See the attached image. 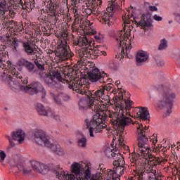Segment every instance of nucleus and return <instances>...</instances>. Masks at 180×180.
I'll use <instances>...</instances> for the list:
<instances>
[{
	"label": "nucleus",
	"mask_w": 180,
	"mask_h": 180,
	"mask_svg": "<svg viewBox=\"0 0 180 180\" xmlns=\"http://www.w3.org/2000/svg\"><path fill=\"white\" fill-rule=\"evenodd\" d=\"M157 89L160 92L157 103L158 108L162 110H165L166 116H169L172 113V106H174V101L176 98V94L169 86L164 84L157 86Z\"/></svg>",
	"instance_id": "obj_1"
},
{
	"label": "nucleus",
	"mask_w": 180,
	"mask_h": 180,
	"mask_svg": "<svg viewBox=\"0 0 180 180\" xmlns=\"http://www.w3.org/2000/svg\"><path fill=\"white\" fill-rule=\"evenodd\" d=\"M108 119V114L103 111H100L94 115L91 120L86 118L84 121V127L89 129L90 137H96V134L102 133L103 129H106L108 125L105 124V122Z\"/></svg>",
	"instance_id": "obj_2"
},
{
	"label": "nucleus",
	"mask_w": 180,
	"mask_h": 180,
	"mask_svg": "<svg viewBox=\"0 0 180 180\" xmlns=\"http://www.w3.org/2000/svg\"><path fill=\"white\" fill-rule=\"evenodd\" d=\"M32 137L37 144H39V146L44 145L45 147L51 148L53 153L57 155H64V150L61 148V146L59 144L51 143L44 131L39 129H34L32 130Z\"/></svg>",
	"instance_id": "obj_3"
},
{
	"label": "nucleus",
	"mask_w": 180,
	"mask_h": 180,
	"mask_svg": "<svg viewBox=\"0 0 180 180\" xmlns=\"http://www.w3.org/2000/svg\"><path fill=\"white\" fill-rule=\"evenodd\" d=\"M8 74L10 75H8ZM2 81L6 82L12 88H19L22 91V86H27V78L23 77L19 72H16L15 68H13L11 72H8V70H4L2 76Z\"/></svg>",
	"instance_id": "obj_4"
},
{
	"label": "nucleus",
	"mask_w": 180,
	"mask_h": 180,
	"mask_svg": "<svg viewBox=\"0 0 180 180\" xmlns=\"http://www.w3.org/2000/svg\"><path fill=\"white\" fill-rule=\"evenodd\" d=\"M138 146L135 148L134 160H137L141 155L142 157H147L146 158L151 159L153 155L150 153V146H148V138L143 134V131L139 137L137 138Z\"/></svg>",
	"instance_id": "obj_5"
},
{
	"label": "nucleus",
	"mask_w": 180,
	"mask_h": 180,
	"mask_svg": "<svg viewBox=\"0 0 180 180\" xmlns=\"http://www.w3.org/2000/svg\"><path fill=\"white\" fill-rule=\"evenodd\" d=\"M109 117L111 119L110 120L113 126H116L119 131H120V136L123 134L124 127H126V126H129V124L133 122L131 118L124 115V113H123V110H122L121 113L119 112L109 113Z\"/></svg>",
	"instance_id": "obj_6"
},
{
	"label": "nucleus",
	"mask_w": 180,
	"mask_h": 180,
	"mask_svg": "<svg viewBox=\"0 0 180 180\" xmlns=\"http://www.w3.org/2000/svg\"><path fill=\"white\" fill-rule=\"evenodd\" d=\"M70 168L72 174L77 176L75 180H88L91 178V170L87 169L84 172V166L78 162H74Z\"/></svg>",
	"instance_id": "obj_7"
},
{
	"label": "nucleus",
	"mask_w": 180,
	"mask_h": 180,
	"mask_svg": "<svg viewBox=\"0 0 180 180\" xmlns=\"http://www.w3.org/2000/svg\"><path fill=\"white\" fill-rule=\"evenodd\" d=\"M40 78L49 85V86H54L57 84V81L61 82L63 81V77L58 70H53L51 74H47L44 72H39V74Z\"/></svg>",
	"instance_id": "obj_8"
},
{
	"label": "nucleus",
	"mask_w": 180,
	"mask_h": 180,
	"mask_svg": "<svg viewBox=\"0 0 180 180\" xmlns=\"http://www.w3.org/2000/svg\"><path fill=\"white\" fill-rule=\"evenodd\" d=\"M133 29V26L129 27V29H128L126 32V33L124 34V36H122L123 34V31L120 30L119 38H117L116 40H120V47H122L123 44L124 46L122 47V53L124 54V47L126 51L131 49V39H129V37L131 35V29ZM123 41V43H122Z\"/></svg>",
	"instance_id": "obj_9"
},
{
	"label": "nucleus",
	"mask_w": 180,
	"mask_h": 180,
	"mask_svg": "<svg viewBox=\"0 0 180 180\" xmlns=\"http://www.w3.org/2000/svg\"><path fill=\"white\" fill-rule=\"evenodd\" d=\"M113 101L115 102V103H117L118 105V108L120 106V109L122 110H123V108H124V106L123 105V103H124L125 104V113L126 115H129L130 116V113L129 112V110H130V109H131V105H133V101H130V100H124L123 101V93H119V96H115L113 97Z\"/></svg>",
	"instance_id": "obj_10"
},
{
	"label": "nucleus",
	"mask_w": 180,
	"mask_h": 180,
	"mask_svg": "<svg viewBox=\"0 0 180 180\" xmlns=\"http://www.w3.org/2000/svg\"><path fill=\"white\" fill-rule=\"evenodd\" d=\"M51 171H53V174L56 175V178L59 180H75V175L65 174V172L63 170V168L60 167V165L53 166Z\"/></svg>",
	"instance_id": "obj_11"
},
{
	"label": "nucleus",
	"mask_w": 180,
	"mask_h": 180,
	"mask_svg": "<svg viewBox=\"0 0 180 180\" xmlns=\"http://www.w3.org/2000/svg\"><path fill=\"white\" fill-rule=\"evenodd\" d=\"M85 79H89L91 82H105L103 75L101 73L98 68H94L87 72L84 77Z\"/></svg>",
	"instance_id": "obj_12"
},
{
	"label": "nucleus",
	"mask_w": 180,
	"mask_h": 180,
	"mask_svg": "<svg viewBox=\"0 0 180 180\" xmlns=\"http://www.w3.org/2000/svg\"><path fill=\"white\" fill-rule=\"evenodd\" d=\"M42 88L43 85L41 84L40 82H33L27 86H22L21 91L26 92V94H29V95H36V94L40 92Z\"/></svg>",
	"instance_id": "obj_13"
},
{
	"label": "nucleus",
	"mask_w": 180,
	"mask_h": 180,
	"mask_svg": "<svg viewBox=\"0 0 180 180\" xmlns=\"http://www.w3.org/2000/svg\"><path fill=\"white\" fill-rule=\"evenodd\" d=\"M31 167L34 172L42 174V175H46L50 171V167L47 165L36 160L31 161Z\"/></svg>",
	"instance_id": "obj_14"
},
{
	"label": "nucleus",
	"mask_w": 180,
	"mask_h": 180,
	"mask_svg": "<svg viewBox=\"0 0 180 180\" xmlns=\"http://www.w3.org/2000/svg\"><path fill=\"white\" fill-rule=\"evenodd\" d=\"M56 56L59 57L62 61H65V60H68V58L72 57V53L67 50V46H60L56 51Z\"/></svg>",
	"instance_id": "obj_15"
},
{
	"label": "nucleus",
	"mask_w": 180,
	"mask_h": 180,
	"mask_svg": "<svg viewBox=\"0 0 180 180\" xmlns=\"http://www.w3.org/2000/svg\"><path fill=\"white\" fill-rule=\"evenodd\" d=\"M132 22H134L136 26H141L142 29H146V27H153V20H151V16L147 15L146 20V14H143L141 16V20L137 22L136 19L131 20Z\"/></svg>",
	"instance_id": "obj_16"
},
{
	"label": "nucleus",
	"mask_w": 180,
	"mask_h": 180,
	"mask_svg": "<svg viewBox=\"0 0 180 180\" xmlns=\"http://www.w3.org/2000/svg\"><path fill=\"white\" fill-rule=\"evenodd\" d=\"M19 63L20 65L25 67V68L30 74H36V72H37V69L36 68L34 63H33L32 62L29 61L25 58H21L20 59Z\"/></svg>",
	"instance_id": "obj_17"
},
{
	"label": "nucleus",
	"mask_w": 180,
	"mask_h": 180,
	"mask_svg": "<svg viewBox=\"0 0 180 180\" xmlns=\"http://www.w3.org/2000/svg\"><path fill=\"white\" fill-rule=\"evenodd\" d=\"M23 51L27 56H33V54H39V51L34 46L32 41H27L22 44Z\"/></svg>",
	"instance_id": "obj_18"
},
{
	"label": "nucleus",
	"mask_w": 180,
	"mask_h": 180,
	"mask_svg": "<svg viewBox=\"0 0 180 180\" xmlns=\"http://www.w3.org/2000/svg\"><path fill=\"white\" fill-rule=\"evenodd\" d=\"M7 12H9V6L6 4V1L2 0L0 2V20L5 23L8 20V14Z\"/></svg>",
	"instance_id": "obj_19"
},
{
	"label": "nucleus",
	"mask_w": 180,
	"mask_h": 180,
	"mask_svg": "<svg viewBox=\"0 0 180 180\" xmlns=\"http://www.w3.org/2000/svg\"><path fill=\"white\" fill-rule=\"evenodd\" d=\"M137 115L141 122H146V120L150 122V112L147 110V108L139 107Z\"/></svg>",
	"instance_id": "obj_20"
},
{
	"label": "nucleus",
	"mask_w": 180,
	"mask_h": 180,
	"mask_svg": "<svg viewBox=\"0 0 180 180\" xmlns=\"http://www.w3.org/2000/svg\"><path fill=\"white\" fill-rule=\"evenodd\" d=\"M11 137L15 141H18L20 144H23L25 137V132L20 129L13 131Z\"/></svg>",
	"instance_id": "obj_21"
},
{
	"label": "nucleus",
	"mask_w": 180,
	"mask_h": 180,
	"mask_svg": "<svg viewBox=\"0 0 180 180\" xmlns=\"http://www.w3.org/2000/svg\"><path fill=\"white\" fill-rule=\"evenodd\" d=\"M136 65H143V63H146L148 60V53L146 51H140L136 54Z\"/></svg>",
	"instance_id": "obj_22"
},
{
	"label": "nucleus",
	"mask_w": 180,
	"mask_h": 180,
	"mask_svg": "<svg viewBox=\"0 0 180 180\" xmlns=\"http://www.w3.org/2000/svg\"><path fill=\"white\" fill-rule=\"evenodd\" d=\"M15 165L18 169L22 172L24 175H30V174L32 172V168H30L29 166L23 165L22 162H19V160L15 162Z\"/></svg>",
	"instance_id": "obj_23"
},
{
	"label": "nucleus",
	"mask_w": 180,
	"mask_h": 180,
	"mask_svg": "<svg viewBox=\"0 0 180 180\" xmlns=\"http://www.w3.org/2000/svg\"><path fill=\"white\" fill-rule=\"evenodd\" d=\"M93 53L94 50L89 45L81 49L79 52V56L82 58L85 57L86 58H91V57H92Z\"/></svg>",
	"instance_id": "obj_24"
},
{
	"label": "nucleus",
	"mask_w": 180,
	"mask_h": 180,
	"mask_svg": "<svg viewBox=\"0 0 180 180\" xmlns=\"http://www.w3.org/2000/svg\"><path fill=\"white\" fill-rule=\"evenodd\" d=\"M36 109L41 116H49L51 112V109L44 108L41 103H37Z\"/></svg>",
	"instance_id": "obj_25"
},
{
	"label": "nucleus",
	"mask_w": 180,
	"mask_h": 180,
	"mask_svg": "<svg viewBox=\"0 0 180 180\" xmlns=\"http://www.w3.org/2000/svg\"><path fill=\"white\" fill-rule=\"evenodd\" d=\"M105 154L108 158H113L116 160V157H122V154L119 153V150L115 149H110V148H107L105 150Z\"/></svg>",
	"instance_id": "obj_26"
},
{
	"label": "nucleus",
	"mask_w": 180,
	"mask_h": 180,
	"mask_svg": "<svg viewBox=\"0 0 180 180\" xmlns=\"http://www.w3.org/2000/svg\"><path fill=\"white\" fill-rule=\"evenodd\" d=\"M10 43H11L13 51H18V48L23 46L24 42L20 39L13 37L10 39Z\"/></svg>",
	"instance_id": "obj_27"
},
{
	"label": "nucleus",
	"mask_w": 180,
	"mask_h": 180,
	"mask_svg": "<svg viewBox=\"0 0 180 180\" xmlns=\"http://www.w3.org/2000/svg\"><path fill=\"white\" fill-rule=\"evenodd\" d=\"M105 96H105V89L101 87L97 91H94L93 97L91 98V99H97V101H99V99H105Z\"/></svg>",
	"instance_id": "obj_28"
},
{
	"label": "nucleus",
	"mask_w": 180,
	"mask_h": 180,
	"mask_svg": "<svg viewBox=\"0 0 180 180\" xmlns=\"http://www.w3.org/2000/svg\"><path fill=\"white\" fill-rule=\"evenodd\" d=\"M89 108H90V109H92V110H94V112H98L101 109L99 101L95 98L90 99Z\"/></svg>",
	"instance_id": "obj_29"
},
{
	"label": "nucleus",
	"mask_w": 180,
	"mask_h": 180,
	"mask_svg": "<svg viewBox=\"0 0 180 180\" xmlns=\"http://www.w3.org/2000/svg\"><path fill=\"white\" fill-rule=\"evenodd\" d=\"M113 13H109L105 12L103 15L102 16V20L101 22L104 23V25L108 24V26H110V24L112 22L110 21L112 20V18H113Z\"/></svg>",
	"instance_id": "obj_30"
},
{
	"label": "nucleus",
	"mask_w": 180,
	"mask_h": 180,
	"mask_svg": "<svg viewBox=\"0 0 180 180\" xmlns=\"http://www.w3.org/2000/svg\"><path fill=\"white\" fill-rule=\"evenodd\" d=\"M78 46L80 47H86L91 46V41L88 40V37L83 36L78 37Z\"/></svg>",
	"instance_id": "obj_31"
},
{
	"label": "nucleus",
	"mask_w": 180,
	"mask_h": 180,
	"mask_svg": "<svg viewBox=\"0 0 180 180\" xmlns=\"http://www.w3.org/2000/svg\"><path fill=\"white\" fill-rule=\"evenodd\" d=\"M113 165L115 167V172H120V175H123L124 174V167H121L120 163L119 162V159H117V160H115L113 162Z\"/></svg>",
	"instance_id": "obj_32"
},
{
	"label": "nucleus",
	"mask_w": 180,
	"mask_h": 180,
	"mask_svg": "<svg viewBox=\"0 0 180 180\" xmlns=\"http://www.w3.org/2000/svg\"><path fill=\"white\" fill-rule=\"evenodd\" d=\"M89 108V104L88 101L85 99H80L79 101V109L82 112H85Z\"/></svg>",
	"instance_id": "obj_33"
},
{
	"label": "nucleus",
	"mask_w": 180,
	"mask_h": 180,
	"mask_svg": "<svg viewBox=\"0 0 180 180\" xmlns=\"http://www.w3.org/2000/svg\"><path fill=\"white\" fill-rule=\"evenodd\" d=\"M50 95L51 98H53L55 103H56L57 105H60L61 106L64 105V102L65 101H63V98H60V94L56 96V94H54L53 93H51Z\"/></svg>",
	"instance_id": "obj_34"
},
{
	"label": "nucleus",
	"mask_w": 180,
	"mask_h": 180,
	"mask_svg": "<svg viewBox=\"0 0 180 180\" xmlns=\"http://www.w3.org/2000/svg\"><path fill=\"white\" fill-rule=\"evenodd\" d=\"M34 63L38 70H40V71H44V65L43 64V62H41V58H35Z\"/></svg>",
	"instance_id": "obj_35"
},
{
	"label": "nucleus",
	"mask_w": 180,
	"mask_h": 180,
	"mask_svg": "<svg viewBox=\"0 0 180 180\" xmlns=\"http://www.w3.org/2000/svg\"><path fill=\"white\" fill-rule=\"evenodd\" d=\"M149 160L150 162H153L154 167H157V165H160V164L164 162L162 161V160H161V158H155L153 155L150 159L149 158Z\"/></svg>",
	"instance_id": "obj_36"
},
{
	"label": "nucleus",
	"mask_w": 180,
	"mask_h": 180,
	"mask_svg": "<svg viewBox=\"0 0 180 180\" xmlns=\"http://www.w3.org/2000/svg\"><path fill=\"white\" fill-rule=\"evenodd\" d=\"M77 144L81 148H85V147H86V138L83 136L82 139H79L77 141Z\"/></svg>",
	"instance_id": "obj_37"
},
{
	"label": "nucleus",
	"mask_w": 180,
	"mask_h": 180,
	"mask_svg": "<svg viewBox=\"0 0 180 180\" xmlns=\"http://www.w3.org/2000/svg\"><path fill=\"white\" fill-rule=\"evenodd\" d=\"M15 6L16 8H20V9H26L27 6L23 4V1L22 0H14Z\"/></svg>",
	"instance_id": "obj_38"
},
{
	"label": "nucleus",
	"mask_w": 180,
	"mask_h": 180,
	"mask_svg": "<svg viewBox=\"0 0 180 180\" xmlns=\"http://www.w3.org/2000/svg\"><path fill=\"white\" fill-rule=\"evenodd\" d=\"M168 47V41L164 39L160 41V44L159 45V50H165Z\"/></svg>",
	"instance_id": "obj_39"
},
{
	"label": "nucleus",
	"mask_w": 180,
	"mask_h": 180,
	"mask_svg": "<svg viewBox=\"0 0 180 180\" xmlns=\"http://www.w3.org/2000/svg\"><path fill=\"white\" fill-rule=\"evenodd\" d=\"M119 172H116L115 170H108V175H110V178H112V180H120V178L115 177V174H118Z\"/></svg>",
	"instance_id": "obj_40"
},
{
	"label": "nucleus",
	"mask_w": 180,
	"mask_h": 180,
	"mask_svg": "<svg viewBox=\"0 0 180 180\" xmlns=\"http://www.w3.org/2000/svg\"><path fill=\"white\" fill-rule=\"evenodd\" d=\"M49 116H51V117H53V119H55V120H56L57 122L61 121V118H60V115L56 114L55 112L53 110H51V112L49 113Z\"/></svg>",
	"instance_id": "obj_41"
},
{
	"label": "nucleus",
	"mask_w": 180,
	"mask_h": 180,
	"mask_svg": "<svg viewBox=\"0 0 180 180\" xmlns=\"http://www.w3.org/2000/svg\"><path fill=\"white\" fill-rule=\"evenodd\" d=\"M60 99H63V102H68L70 101V96L66 94H60Z\"/></svg>",
	"instance_id": "obj_42"
},
{
	"label": "nucleus",
	"mask_w": 180,
	"mask_h": 180,
	"mask_svg": "<svg viewBox=\"0 0 180 180\" xmlns=\"http://www.w3.org/2000/svg\"><path fill=\"white\" fill-rule=\"evenodd\" d=\"M99 49H101L100 45H96V46H94V49L93 50V56H94L95 57L99 56V53H98V51H101Z\"/></svg>",
	"instance_id": "obj_43"
},
{
	"label": "nucleus",
	"mask_w": 180,
	"mask_h": 180,
	"mask_svg": "<svg viewBox=\"0 0 180 180\" xmlns=\"http://www.w3.org/2000/svg\"><path fill=\"white\" fill-rule=\"evenodd\" d=\"M84 94L86 95V96H88L89 101H91V99L94 98V91L91 92V91L89 90H85L84 91H83V95Z\"/></svg>",
	"instance_id": "obj_44"
},
{
	"label": "nucleus",
	"mask_w": 180,
	"mask_h": 180,
	"mask_svg": "<svg viewBox=\"0 0 180 180\" xmlns=\"http://www.w3.org/2000/svg\"><path fill=\"white\" fill-rule=\"evenodd\" d=\"M48 4H49L48 8H49V11H56V9H57V4H55V6L53 5V1L49 0L48 1Z\"/></svg>",
	"instance_id": "obj_45"
},
{
	"label": "nucleus",
	"mask_w": 180,
	"mask_h": 180,
	"mask_svg": "<svg viewBox=\"0 0 180 180\" xmlns=\"http://www.w3.org/2000/svg\"><path fill=\"white\" fill-rule=\"evenodd\" d=\"M118 158V162L120 164V167H124V165L126 164V162H124V158H123V156H117L116 157V160H117Z\"/></svg>",
	"instance_id": "obj_46"
},
{
	"label": "nucleus",
	"mask_w": 180,
	"mask_h": 180,
	"mask_svg": "<svg viewBox=\"0 0 180 180\" xmlns=\"http://www.w3.org/2000/svg\"><path fill=\"white\" fill-rule=\"evenodd\" d=\"M5 158H6V153L4 150H0V162H4Z\"/></svg>",
	"instance_id": "obj_47"
},
{
	"label": "nucleus",
	"mask_w": 180,
	"mask_h": 180,
	"mask_svg": "<svg viewBox=\"0 0 180 180\" xmlns=\"http://www.w3.org/2000/svg\"><path fill=\"white\" fill-rule=\"evenodd\" d=\"M104 89V92L105 91H108V92H109V91H111L112 88H113V84H108L107 85H105L104 87H102Z\"/></svg>",
	"instance_id": "obj_48"
},
{
	"label": "nucleus",
	"mask_w": 180,
	"mask_h": 180,
	"mask_svg": "<svg viewBox=\"0 0 180 180\" xmlns=\"http://www.w3.org/2000/svg\"><path fill=\"white\" fill-rule=\"evenodd\" d=\"M145 130H148V127L145 126V127H143V129H140V132H139V136H138V137H139L140 136H141V131L143 132V134L145 136V137H146V131H145Z\"/></svg>",
	"instance_id": "obj_49"
},
{
	"label": "nucleus",
	"mask_w": 180,
	"mask_h": 180,
	"mask_svg": "<svg viewBox=\"0 0 180 180\" xmlns=\"http://www.w3.org/2000/svg\"><path fill=\"white\" fill-rule=\"evenodd\" d=\"M122 20H124V23L127 25H130V17L127 18L125 15H122Z\"/></svg>",
	"instance_id": "obj_50"
},
{
	"label": "nucleus",
	"mask_w": 180,
	"mask_h": 180,
	"mask_svg": "<svg viewBox=\"0 0 180 180\" xmlns=\"http://www.w3.org/2000/svg\"><path fill=\"white\" fill-rule=\"evenodd\" d=\"M78 83H72V84H68V88H70V89H73V91H75V88H77V86H78Z\"/></svg>",
	"instance_id": "obj_51"
},
{
	"label": "nucleus",
	"mask_w": 180,
	"mask_h": 180,
	"mask_svg": "<svg viewBox=\"0 0 180 180\" xmlns=\"http://www.w3.org/2000/svg\"><path fill=\"white\" fill-rule=\"evenodd\" d=\"M156 64L158 67H164V61L161 59H156Z\"/></svg>",
	"instance_id": "obj_52"
},
{
	"label": "nucleus",
	"mask_w": 180,
	"mask_h": 180,
	"mask_svg": "<svg viewBox=\"0 0 180 180\" xmlns=\"http://www.w3.org/2000/svg\"><path fill=\"white\" fill-rule=\"evenodd\" d=\"M90 8H91V13H94V15H96V13H98V10H96V8H98V6H96V7L91 6Z\"/></svg>",
	"instance_id": "obj_53"
},
{
	"label": "nucleus",
	"mask_w": 180,
	"mask_h": 180,
	"mask_svg": "<svg viewBox=\"0 0 180 180\" xmlns=\"http://www.w3.org/2000/svg\"><path fill=\"white\" fill-rule=\"evenodd\" d=\"M5 48L4 46H0V56H3V57H5L6 56V53H5Z\"/></svg>",
	"instance_id": "obj_54"
},
{
	"label": "nucleus",
	"mask_w": 180,
	"mask_h": 180,
	"mask_svg": "<svg viewBox=\"0 0 180 180\" xmlns=\"http://www.w3.org/2000/svg\"><path fill=\"white\" fill-rule=\"evenodd\" d=\"M39 92H41V94H42L41 98H42V99H44V98H46V95L47 93L44 86L42 87V89L41 91H39Z\"/></svg>",
	"instance_id": "obj_55"
},
{
	"label": "nucleus",
	"mask_w": 180,
	"mask_h": 180,
	"mask_svg": "<svg viewBox=\"0 0 180 180\" xmlns=\"http://www.w3.org/2000/svg\"><path fill=\"white\" fill-rule=\"evenodd\" d=\"M149 9L151 12H157L158 11V8L155 6H150Z\"/></svg>",
	"instance_id": "obj_56"
},
{
	"label": "nucleus",
	"mask_w": 180,
	"mask_h": 180,
	"mask_svg": "<svg viewBox=\"0 0 180 180\" xmlns=\"http://www.w3.org/2000/svg\"><path fill=\"white\" fill-rule=\"evenodd\" d=\"M67 37H68V34L66 33H60V39H63L65 41L67 40Z\"/></svg>",
	"instance_id": "obj_57"
},
{
	"label": "nucleus",
	"mask_w": 180,
	"mask_h": 180,
	"mask_svg": "<svg viewBox=\"0 0 180 180\" xmlns=\"http://www.w3.org/2000/svg\"><path fill=\"white\" fill-rule=\"evenodd\" d=\"M153 19L155 20H157V22H161V20H162V17H160V16H158L157 14H155L154 16H153Z\"/></svg>",
	"instance_id": "obj_58"
},
{
	"label": "nucleus",
	"mask_w": 180,
	"mask_h": 180,
	"mask_svg": "<svg viewBox=\"0 0 180 180\" xmlns=\"http://www.w3.org/2000/svg\"><path fill=\"white\" fill-rule=\"evenodd\" d=\"M78 4L80 3H79L78 1H75V0H72V6H74V8H78Z\"/></svg>",
	"instance_id": "obj_59"
},
{
	"label": "nucleus",
	"mask_w": 180,
	"mask_h": 180,
	"mask_svg": "<svg viewBox=\"0 0 180 180\" xmlns=\"http://www.w3.org/2000/svg\"><path fill=\"white\" fill-rule=\"evenodd\" d=\"M84 11L86 13V15H92V11L91 10V8H87L84 10Z\"/></svg>",
	"instance_id": "obj_60"
},
{
	"label": "nucleus",
	"mask_w": 180,
	"mask_h": 180,
	"mask_svg": "<svg viewBox=\"0 0 180 180\" xmlns=\"http://www.w3.org/2000/svg\"><path fill=\"white\" fill-rule=\"evenodd\" d=\"M8 141H9V144H10L11 147H15V146H16V144L13 141V138H12L11 140H10Z\"/></svg>",
	"instance_id": "obj_61"
},
{
	"label": "nucleus",
	"mask_w": 180,
	"mask_h": 180,
	"mask_svg": "<svg viewBox=\"0 0 180 180\" xmlns=\"http://www.w3.org/2000/svg\"><path fill=\"white\" fill-rule=\"evenodd\" d=\"M94 38L96 39V41H98V43H102L103 40L99 37V36L96 35L94 36Z\"/></svg>",
	"instance_id": "obj_62"
},
{
	"label": "nucleus",
	"mask_w": 180,
	"mask_h": 180,
	"mask_svg": "<svg viewBox=\"0 0 180 180\" xmlns=\"http://www.w3.org/2000/svg\"><path fill=\"white\" fill-rule=\"evenodd\" d=\"M75 92H77V94H81V95H84V91L82 90H79V89H75Z\"/></svg>",
	"instance_id": "obj_63"
},
{
	"label": "nucleus",
	"mask_w": 180,
	"mask_h": 180,
	"mask_svg": "<svg viewBox=\"0 0 180 180\" xmlns=\"http://www.w3.org/2000/svg\"><path fill=\"white\" fill-rule=\"evenodd\" d=\"M5 67H6V65L4 63V61H0V68L4 70Z\"/></svg>",
	"instance_id": "obj_64"
}]
</instances>
